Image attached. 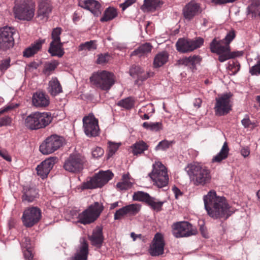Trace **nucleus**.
Here are the masks:
<instances>
[{
	"label": "nucleus",
	"mask_w": 260,
	"mask_h": 260,
	"mask_svg": "<svg viewBox=\"0 0 260 260\" xmlns=\"http://www.w3.org/2000/svg\"><path fill=\"white\" fill-rule=\"evenodd\" d=\"M203 200L208 215L214 219H226L233 213L226 198L217 196L214 190L209 191L204 196Z\"/></svg>",
	"instance_id": "f257e3e1"
},
{
	"label": "nucleus",
	"mask_w": 260,
	"mask_h": 260,
	"mask_svg": "<svg viewBox=\"0 0 260 260\" xmlns=\"http://www.w3.org/2000/svg\"><path fill=\"white\" fill-rule=\"evenodd\" d=\"M236 37L234 30H231L226 34L224 39L217 40L214 38L210 44V49L212 53L219 55L218 60L220 62L243 55V51H231L230 44Z\"/></svg>",
	"instance_id": "f03ea898"
},
{
	"label": "nucleus",
	"mask_w": 260,
	"mask_h": 260,
	"mask_svg": "<svg viewBox=\"0 0 260 260\" xmlns=\"http://www.w3.org/2000/svg\"><path fill=\"white\" fill-rule=\"evenodd\" d=\"M185 170L194 185L204 186L211 181V171L207 167L194 162L188 164Z\"/></svg>",
	"instance_id": "7ed1b4c3"
},
{
	"label": "nucleus",
	"mask_w": 260,
	"mask_h": 260,
	"mask_svg": "<svg viewBox=\"0 0 260 260\" xmlns=\"http://www.w3.org/2000/svg\"><path fill=\"white\" fill-rule=\"evenodd\" d=\"M90 81L96 88L108 91L115 84L116 77L111 72L100 70L92 74Z\"/></svg>",
	"instance_id": "20e7f679"
},
{
	"label": "nucleus",
	"mask_w": 260,
	"mask_h": 260,
	"mask_svg": "<svg viewBox=\"0 0 260 260\" xmlns=\"http://www.w3.org/2000/svg\"><path fill=\"white\" fill-rule=\"evenodd\" d=\"M53 119L49 112H32L24 119L25 126L31 130H37L48 126Z\"/></svg>",
	"instance_id": "39448f33"
},
{
	"label": "nucleus",
	"mask_w": 260,
	"mask_h": 260,
	"mask_svg": "<svg viewBox=\"0 0 260 260\" xmlns=\"http://www.w3.org/2000/svg\"><path fill=\"white\" fill-rule=\"evenodd\" d=\"M35 4L32 0H19L14 7L15 17L20 20H30L34 16Z\"/></svg>",
	"instance_id": "423d86ee"
},
{
	"label": "nucleus",
	"mask_w": 260,
	"mask_h": 260,
	"mask_svg": "<svg viewBox=\"0 0 260 260\" xmlns=\"http://www.w3.org/2000/svg\"><path fill=\"white\" fill-rule=\"evenodd\" d=\"M104 209L103 204L98 202H94L79 214L78 222L84 225L93 223L99 217Z\"/></svg>",
	"instance_id": "0eeeda50"
},
{
	"label": "nucleus",
	"mask_w": 260,
	"mask_h": 260,
	"mask_svg": "<svg viewBox=\"0 0 260 260\" xmlns=\"http://www.w3.org/2000/svg\"><path fill=\"white\" fill-rule=\"evenodd\" d=\"M152 167V171L149 174V176L154 184L159 188L167 186L169 182V176L166 167L160 161H155Z\"/></svg>",
	"instance_id": "6e6552de"
},
{
	"label": "nucleus",
	"mask_w": 260,
	"mask_h": 260,
	"mask_svg": "<svg viewBox=\"0 0 260 260\" xmlns=\"http://www.w3.org/2000/svg\"><path fill=\"white\" fill-rule=\"evenodd\" d=\"M113 177V174L109 170L100 171L95 174L89 181L84 182L83 186L84 189L101 188L105 185Z\"/></svg>",
	"instance_id": "1a4fd4ad"
},
{
	"label": "nucleus",
	"mask_w": 260,
	"mask_h": 260,
	"mask_svg": "<svg viewBox=\"0 0 260 260\" xmlns=\"http://www.w3.org/2000/svg\"><path fill=\"white\" fill-rule=\"evenodd\" d=\"M63 139L57 135H52L48 137L40 146V151L43 154L53 153L62 146Z\"/></svg>",
	"instance_id": "9d476101"
},
{
	"label": "nucleus",
	"mask_w": 260,
	"mask_h": 260,
	"mask_svg": "<svg viewBox=\"0 0 260 260\" xmlns=\"http://www.w3.org/2000/svg\"><path fill=\"white\" fill-rule=\"evenodd\" d=\"M232 96L233 94L229 92L223 94L218 98H216L214 110L216 115H224L230 112L232 110L230 99Z\"/></svg>",
	"instance_id": "9b49d317"
},
{
	"label": "nucleus",
	"mask_w": 260,
	"mask_h": 260,
	"mask_svg": "<svg viewBox=\"0 0 260 260\" xmlns=\"http://www.w3.org/2000/svg\"><path fill=\"white\" fill-rule=\"evenodd\" d=\"M204 43V39L199 37L195 40L179 39L176 44L177 50L182 53L191 52L200 48Z\"/></svg>",
	"instance_id": "f8f14e48"
},
{
	"label": "nucleus",
	"mask_w": 260,
	"mask_h": 260,
	"mask_svg": "<svg viewBox=\"0 0 260 260\" xmlns=\"http://www.w3.org/2000/svg\"><path fill=\"white\" fill-rule=\"evenodd\" d=\"M85 161V158L82 155L79 154H71L65 161L63 167L69 172L78 173L83 169Z\"/></svg>",
	"instance_id": "ddd939ff"
},
{
	"label": "nucleus",
	"mask_w": 260,
	"mask_h": 260,
	"mask_svg": "<svg viewBox=\"0 0 260 260\" xmlns=\"http://www.w3.org/2000/svg\"><path fill=\"white\" fill-rule=\"evenodd\" d=\"M133 199L134 201L142 202L156 211L161 210L164 202L157 201L154 198L151 197L147 192L138 191L134 192Z\"/></svg>",
	"instance_id": "4468645a"
},
{
	"label": "nucleus",
	"mask_w": 260,
	"mask_h": 260,
	"mask_svg": "<svg viewBox=\"0 0 260 260\" xmlns=\"http://www.w3.org/2000/svg\"><path fill=\"white\" fill-rule=\"evenodd\" d=\"M173 235L176 238L189 237L196 234V230L192 224L187 221L175 223L172 225Z\"/></svg>",
	"instance_id": "2eb2a0df"
},
{
	"label": "nucleus",
	"mask_w": 260,
	"mask_h": 260,
	"mask_svg": "<svg viewBox=\"0 0 260 260\" xmlns=\"http://www.w3.org/2000/svg\"><path fill=\"white\" fill-rule=\"evenodd\" d=\"M41 218V210L37 207H32L24 210L22 219L24 225L29 228L37 223Z\"/></svg>",
	"instance_id": "dca6fc26"
},
{
	"label": "nucleus",
	"mask_w": 260,
	"mask_h": 260,
	"mask_svg": "<svg viewBox=\"0 0 260 260\" xmlns=\"http://www.w3.org/2000/svg\"><path fill=\"white\" fill-rule=\"evenodd\" d=\"M14 28L5 26L0 28V50H6L12 47L14 44L13 35Z\"/></svg>",
	"instance_id": "f3484780"
},
{
	"label": "nucleus",
	"mask_w": 260,
	"mask_h": 260,
	"mask_svg": "<svg viewBox=\"0 0 260 260\" xmlns=\"http://www.w3.org/2000/svg\"><path fill=\"white\" fill-rule=\"evenodd\" d=\"M83 128L85 134L89 137H96L99 134L98 120L92 114H89L83 118Z\"/></svg>",
	"instance_id": "a211bd4d"
},
{
	"label": "nucleus",
	"mask_w": 260,
	"mask_h": 260,
	"mask_svg": "<svg viewBox=\"0 0 260 260\" xmlns=\"http://www.w3.org/2000/svg\"><path fill=\"white\" fill-rule=\"evenodd\" d=\"M165 241L163 234L160 233H156L148 249V252L152 256L161 255L164 253Z\"/></svg>",
	"instance_id": "6ab92c4d"
},
{
	"label": "nucleus",
	"mask_w": 260,
	"mask_h": 260,
	"mask_svg": "<svg viewBox=\"0 0 260 260\" xmlns=\"http://www.w3.org/2000/svg\"><path fill=\"white\" fill-rule=\"evenodd\" d=\"M141 206L138 204H132L117 210L114 215V220H121L126 216H135L140 211Z\"/></svg>",
	"instance_id": "aec40b11"
},
{
	"label": "nucleus",
	"mask_w": 260,
	"mask_h": 260,
	"mask_svg": "<svg viewBox=\"0 0 260 260\" xmlns=\"http://www.w3.org/2000/svg\"><path fill=\"white\" fill-rule=\"evenodd\" d=\"M202 12L200 5L194 1L187 4L183 8L182 14L185 19L190 21Z\"/></svg>",
	"instance_id": "412c9836"
},
{
	"label": "nucleus",
	"mask_w": 260,
	"mask_h": 260,
	"mask_svg": "<svg viewBox=\"0 0 260 260\" xmlns=\"http://www.w3.org/2000/svg\"><path fill=\"white\" fill-rule=\"evenodd\" d=\"M55 160L56 158L50 157L42 161L36 168L38 175L43 179L46 178L55 164Z\"/></svg>",
	"instance_id": "4be33fe9"
},
{
	"label": "nucleus",
	"mask_w": 260,
	"mask_h": 260,
	"mask_svg": "<svg viewBox=\"0 0 260 260\" xmlns=\"http://www.w3.org/2000/svg\"><path fill=\"white\" fill-rule=\"evenodd\" d=\"M50 103L49 98L46 93L42 91H37L32 96V105L36 108H44Z\"/></svg>",
	"instance_id": "5701e85b"
},
{
	"label": "nucleus",
	"mask_w": 260,
	"mask_h": 260,
	"mask_svg": "<svg viewBox=\"0 0 260 260\" xmlns=\"http://www.w3.org/2000/svg\"><path fill=\"white\" fill-rule=\"evenodd\" d=\"M78 6L84 9L89 10L94 16H98L101 14V5L96 0H79Z\"/></svg>",
	"instance_id": "b1692460"
},
{
	"label": "nucleus",
	"mask_w": 260,
	"mask_h": 260,
	"mask_svg": "<svg viewBox=\"0 0 260 260\" xmlns=\"http://www.w3.org/2000/svg\"><path fill=\"white\" fill-rule=\"evenodd\" d=\"M21 200L22 202L31 203L39 198V193L37 190L30 186H25L22 190Z\"/></svg>",
	"instance_id": "393cba45"
},
{
	"label": "nucleus",
	"mask_w": 260,
	"mask_h": 260,
	"mask_svg": "<svg viewBox=\"0 0 260 260\" xmlns=\"http://www.w3.org/2000/svg\"><path fill=\"white\" fill-rule=\"evenodd\" d=\"M88 253V243L85 238H82L79 248L72 260H87Z\"/></svg>",
	"instance_id": "a878e982"
},
{
	"label": "nucleus",
	"mask_w": 260,
	"mask_h": 260,
	"mask_svg": "<svg viewBox=\"0 0 260 260\" xmlns=\"http://www.w3.org/2000/svg\"><path fill=\"white\" fill-rule=\"evenodd\" d=\"M153 74V72H151L145 73L144 69L139 66L133 65L129 69V75L134 78L137 77L138 80L144 81Z\"/></svg>",
	"instance_id": "bb28decb"
},
{
	"label": "nucleus",
	"mask_w": 260,
	"mask_h": 260,
	"mask_svg": "<svg viewBox=\"0 0 260 260\" xmlns=\"http://www.w3.org/2000/svg\"><path fill=\"white\" fill-rule=\"evenodd\" d=\"M91 244L98 248H100L104 242V236L102 229L98 226L93 231L92 234L89 237Z\"/></svg>",
	"instance_id": "cd10ccee"
},
{
	"label": "nucleus",
	"mask_w": 260,
	"mask_h": 260,
	"mask_svg": "<svg viewBox=\"0 0 260 260\" xmlns=\"http://www.w3.org/2000/svg\"><path fill=\"white\" fill-rule=\"evenodd\" d=\"M52 7L49 0H41L38 10L39 17H42V18H46L47 19L49 13L51 12Z\"/></svg>",
	"instance_id": "c85d7f7f"
},
{
	"label": "nucleus",
	"mask_w": 260,
	"mask_h": 260,
	"mask_svg": "<svg viewBox=\"0 0 260 260\" xmlns=\"http://www.w3.org/2000/svg\"><path fill=\"white\" fill-rule=\"evenodd\" d=\"M48 52L52 56L62 57L64 53L62 49V43L61 42H51L48 49Z\"/></svg>",
	"instance_id": "c756f323"
},
{
	"label": "nucleus",
	"mask_w": 260,
	"mask_h": 260,
	"mask_svg": "<svg viewBox=\"0 0 260 260\" xmlns=\"http://www.w3.org/2000/svg\"><path fill=\"white\" fill-rule=\"evenodd\" d=\"M48 91L52 96L62 92V87L56 78H53L48 83Z\"/></svg>",
	"instance_id": "7c9ffc66"
},
{
	"label": "nucleus",
	"mask_w": 260,
	"mask_h": 260,
	"mask_svg": "<svg viewBox=\"0 0 260 260\" xmlns=\"http://www.w3.org/2000/svg\"><path fill=\"white\" fill-rule=\"evenodd\" d=\"M45 42V40H39L31 46L25 49L23 51V56L29 57L37 53L42 48V44Z\"/></svg>",
	"instance_id": "2f4dec72"
},
{
	"label": "nucleus",
	"mask_w": 260,
	"mask_h": 260,
	"mask_svg": "<svg viewBox=\"0 0 260 260\" xmlns=\"http://www.w3.org/2000/svg\"><path fill=\"white\" fill-rule=\"evenodd\" d=\"M118 12L116 8L109 7L105 9L103 16L100 19V21L104 22L111 21L116 18Z\"/></svg>",
	"instance_id": "473e14b6"
},
{
	"label": "nucleus",
	"mask_w": 260,
	"mask_h": 260,
	"mask_svg": "<svg viewBox=\"0 0 260 260\" xmlns=\"http://www.w3.org/2000/svg\"><path fill=\"white\" fill-rule=\"evenodd\" d=\"M229 150L228 143L225 142L219 152L212 158V162H220L225 159L228 157Z\"/></svg>",
	"instance_id": "72a5a7b5"
},
{
	"label": "nucleus",
	"mask_w": 260,
	"mask_h": 260,
	"mask_svg": "<svg viewBox=\"0 0 260 260\" xmlns=\"http://www.w3.org/2000/svg\"><path fill=\"white\" fill-rule=\"evenodd\" d=\"M169 54L166 51L157 53L153 60V66L155 68H159L164 65L168 60Z\"/></svg>",
	"instance_id": "f704fd0d"
},
{
	"label": "nucleus",
	"mask_w": 260,
	"mask_h": 260,
	"mask_svg": "<svg viewBox=\"0 0 260 260\" xmlns=\"http://www.w3.org/2000/svg\"><path fill=\"white\" fill-rule=\"evenodd\" d=\"M132 152L134 155L143 153L148 148V145L143 141L137 142L131 146Z\"/></svg>",
	"instance_id": "c9c22d12"
},
{
	"label": "nucleus",
	"mask_w": 260,
	"mask_h": 260,
	"mask_svg": "<svg viewBox=\"0 0 260 260\" xmlns=\"http://www.w3.org/2000/svg\"><path fill=\"white\" fill-rule=\"evenodd\" d=\"M132 186V183L129 181V175L124 174L122 176V181L116 184V187L119 190H127Z\"/></svg>",
	"instance_id": "e433bc0d"
},
{
	"label": "nucleus",
	"mask_w": 260,
	"mask_h": 260,
	"mask_svg": "<svg viewBox=\"0 0 260 260\" xmlns=\"http://www.w3.org/2000/svg\"><path fill=\"white\" fill-rule=\"evenodd\" d=\"M260 10L259 0H252L250 4L247 7L249 14H251L252 17H256V15Z\"/></svg>",
	"instance_id": "4c0bfd02"
},
{
	"label": "nucleus",
	"mask_w": 260,
	"mask_h": 260,
	"mask_svg": "<svg viewBox=\"0 0 260 260\" xmlns=\"http://www.w3.org/2000/svg\"><path fill=\"white\" fill-rule=\"evenodd\" d=\"M143 127L152 132H158L163 129V125L161 122H145L142 124Z\"/></svg>",
	"instance_id": "58836bf2"
},
{
	"label": "nucleus",
	"mask_w": 260,
	"mask_h": 260,
	"mask_svg": "<svg viewBox=\"0 0 260 260\" xmlns=\"http://www.w3.org/2000/svg\"><path fill=\"white\" fill-rule=\"evenodd\" d=\"M152 48V46L151 44L149 43H146L140 46L139 48L134 51L132 53V55H139L150 52Z\"/></svg>",
	"instance_id": "ea45409f"
},
{
	"label": "nucleus",
	"mask_w": 260,
	"mask_h": 260,
	"mask_svg": "<svg viewBox=\"0 0 260 260\" xmlns=\"http://www.w3.org/2000/svg\"><path fill=\"white\" fill-rule=\"evenodd\" d=\"M135 103L134 98L129 96L119 101L117 103V105L125 109L129 110L134 107Z\"/></svg>",
	"instance_id": "a19ab883"
},
{
	"label": "nucleus",
	"mask_w": 260,
	"mask_h": 260,
	"mask_svg": "<svg viewBox=\"0 0 260 260\" xmlns=\"http://www.w3.org/2000/svg\"><path fill=\"white\" fill-rule=\"evenodd\" d=\"M159 0H144L142 9L144 11H153L159 6Z\"/></svg>",
	"instance_id": "79ce46f5"
},
{
	"label": "nucleus",
	"mask_w": 260,
	"mask_h": 260,
	"mask_svg": "<svg viewBox=\"0 0 260 260\" xmlns=\"http://www.w3.org/2000/svg\"><path fill=\"white\" fill-rule=\"evenodd\" d=\"M97 44L96 41L91 40L83 43H81L78 48L79 51L88 50L92 51L96 49Z\"/></svg>",
	"instance_id": "37998d69"
},
{
	"label": "nucleus",
	"mask_w": 260,
	"mask_h": 260,
	"mask_svg": "<svg viewBox=\"0 0 260 260\" xmlns=\"http://www.w3.org/2000/svg\"><path fill=\"white\" fill-rule=\"evenodd\" d=\"M62 32V29L60 27H56L53 29L51 33L52 42H59L60 41V36Z\"/></svg>",
	"instance_id": "c03bdc74"
},
{
	"label": "nucleus",
	"mask_w": 260,
	"mask_h": 260,
	"mask_svg": "<svg viewBox=\"0 0 260 260\" xmlns=\"http://www.w3.org/2000/svg\"><path fill=\"white\" fill-rule=\"evenodd\" d=\"M108 145L107 155L108 157L110 158V157H112L118 150L119 145L117 143L111 142L108 143Z\"/></svg>",
	"instance_id": "a18cd8bd"
},
{
	"label": "nucleus",
	"mask_w": 260,
	"mask_h": 260,
	"mask_svg": "<svg viewBox=\"0 0 260 260\" xmlns=\"http://www.w3.org/2000/svg\"><path fill=\"white\" fill-rule=\"evenodd\" d=\"M111 56L109 54L101 53L98 55L96 63L99 64H104L107 63L110 59Z\"/></svg>",
	"instance_id": "49530a36"
},
{
	"label": "nucleus",
	"mask_w": 260,
	"mask_h": 260,
	"mask_svg": "<svg viewBox=\"0 0 260 260\" xmlns=\"http://www.w3.org/2000/svg\"><path fill=\"white\" fill-rule=\"evenodd\" d=\"M25 242L26 243L29 242V239L26 238L25 239ZM26 249L24 251V256L25 258L27 260H35L34 258V254L32 252L31 248L30 247H28L27 245V243L26 245Z\"/></svg>",
	"instance_id": "de8ad7c7"
},
{
	"label": "nucleus",
	"mask_w": 260,
	"mask_h": 260,
	"mask_svg": "<svg viewBox=\"0 0 260 260\" xmlns=\"http://www.w3.org/2000/svg\"><path fill=\"white\" fill-rule=\"evenodd\" d=\"M172 142H169L167 140H163L160 142L155 147V150H158L159 149L165 150L169 148L172 144Z\"/></svg>",
	"instance_id": "09e8293b"
},
{
	"label": "nucleus",
	"mask_w": 260,
	"mask_h": 260,
	"mask_svg": "<svg viewBox=\"0 0 260 260\" xmlns=\"http://www.w3.org/2000/svg\"><path fill=\"white\" fill-rule=\"evenodd\" d=\"M228 68L232 72V74L235 75L239 71L240 65L238 61H233L232 63H229Z\"/></svg>",
	"instance_id": "8fccbe9b"
},
{
	"label": "nucleus",
	"mask_w": 260,
	"mask_h": 260,
	"mask_svg": "<svg viewBox=\"0 0 260 260\" xmlns=\"http://www.w3.org/2000/svg\"><path fill=\"white\" fill-rule=\"evenodd\" d=\"M249 73L251 75H260V59L257 61L256 64L250 68Z\"/></svg>",
	"instance_id": "3c124183"
},
{
	"label": "nucleus",
	"mask_w": 260,
	"mask_h": 260,
	"mask_svg": "<svg viewBox=\"0 0 260 260\" xmlns=\"http://www.w3.org/2000/svg\"><path fill=\"white\" fill-rule=\"evenodd\" d=\"M58 65V62L54 60L51 62L46 64L45 67L44 72L45 73L54 71Z\"/></svg>",
	"instance_id": "603ef678"
},
{
	"label": "nucleus",
	"mask_w": 260,
	"mask_h": 260,
	"mask_svg": "<svg viewBox=\"0 0 260 260\" xmlns=\"http://www.w3.org/2000/svg\"><path fill=\"white\" fill-rule=\"evenodd\" d=\"M104 153V150L100 147L94 148L92 152V156L96 158L101 157L103 155Z\"/></svg>",
	"instance_id": "864d4df0"
},
{
	"label": "nucleus",
	"mask_w": 260,
	"mask_h": 260,
	"mask_svg": "<svg viewBox=\"0 0 260 260\" xmlns=\"http://www.w3.org/2000/svg\"><path fill=\"white\" fill-rule=\"evenodd\" d=\"M10 59L7 58L3 60L0 63V71H6L10 67Z\"/></svg>",
	"instance_id": "5fc2aeb1"
},
{
	"label": "nucleus",
	"mask_w": 260,
	"mask_h": 260,
	"mask_svg": "<svg viewBox=\"0 0 260 260\" xmlns=\"http://www.w3.org/2000/svg\"><path fill=\"white\" fill-rule=\"evenodd\" d=\"M11 121V118L9 116L3 117L0 119V127L10 125Z\"/></svg>",
	"instance_id": "6e6d98bb"
},
{
	"label": "nucleus",
	"mask_w": 260,
	"mask_h": 260,
	"mask_svg": "<svg viewBox=\"0 0 260 260\" xmlns=\"http://www.w3.org/2000/svg\"><path fill=\"white\" fill-rule=\"evenodd\" d=\"M190 64L192 66L193 68H195L196 64L200 62L201 58L199 55H193L189 56Z\"/></svg>",
	"instance_id": "4d7b16f0"
},
{
	"label": "nucleus",
	"mask_w": 260,
	"mask_h": 260,
	"mask_svg": "<svg viewBox=\"0 0 260 260\" xmlns=\"http://www.w3.org/2000/svg\"><path fill=\"white\" fill-rule=\"evenodd\" d=\"M136 0H126L124 3L120 5V7L123 11L125 10L127 8L131 6L136 2Z\"/></svg>",
	"instance_id": "13d9d810"
},
{
	"label": "nucleus",
	"mask_w": 260,
	"mask_h": 260,
	"mask_svg": "<svg viewBox=\"0 0 260 260\" xmlns=\"http://www.w3.org/2000/svg\"><path fill=\"white\" fill-rule=\"evenodd\" d=\"M242 125L245 128H249L250 127L252 123L248 116H246L241 121Z\"/></svg>",
	"instance_id": "bf43d9fd"
},
{
	"label": "nucleus",
	"mask_w": 260,
	"mask_h": 260,
	"mask_svg": "<svg viewBox=\"0 0 260 260\" xmlns=\"http://www.w3.org/2000/svg\"><path fill=\"white\" fill-rule=\"evenodd\" d=\"M189 60H190L189 57H184V58H183L182 59L178 60L177 61V64L178 65H183V64L185 66H188L189 64H190V61H189Z\"/></svg>",
	"instance_id": "052dcab7"
},
{
	"label": "nucleus",
	"mask_w": 260,
	"mask_h": 260,
	"mask_svg": "<svg viewBox=\"0 0 260 260\" xmlns=\"http://www.w3.org/2000/svg\"><path fill=\"white\" fill-rule=\"evenodd\" d=\"M0 156L8 161H11L12 160L11 157L6 151L0 150Z\"/></svg>",
	"instance_id": "680f3d73"
},
{
	"label": "nucleus",
	"mask_w": 260,
	"mask_h": 260,
	"mask_svg": "<svg viewBox=\"0 0 260 260\" xmlns=\"http://www.w3.org/2000/svg\"><path fill=\"white\" fill-rule=\"evenodd\" d=\"M144 111H145V108H143L142 109H141L140 110V111H139V114L140 116V117L143 119V120H147V119H149V116H148V114H144V115H141V113L142 112H144Z\"/></svg>",
	"instance_id": "e2e57ef3"
},
{
	"label": "nucleus",
	"mask_w": 260,
	"mask_h": 260,
	"mask_svg": "<svg viewBox=\"0 0 260 260\" xmlns=\"http://www.w3.org/2000/svg\"><path fill=\"white\" fill-rule=\"evenodd\" d=\"M202 103V101L201 99L197 98L194 100L193 102V106H194V107L199 108L201 107Z\"/></svg>",
	"instance_id": "0e129e2a"
},
{
	"label": "nucleus",
	"mask_w": 260,
	"mask_h": 260,
	"mask_svg": "<svg viewBox=\"0 0 260 260\" xmlns=\"http://www.w3.org/2000/svg\"><path fill=\"white\" fill-rule=\"evenodd\" d=\"M241 154L244 157H246L249 155L250 152L248 148H243L241 151Z\"/></svg>",
	"instance_id": "69168bd1"
},
{
	"label": "nucleus",
	"mask_w": 260,
	"mask_h": 260,
	"mask_svg": "<svg viewBox=\"0 0 260 260\" xmlns=\"http://www.w3.org/2000/svg\"><path fill=\"white\" fill-rule=\"evenodd\" d=\"M13 108H14V107H12L11 106H7L6 107L4 108L3 109L0 110V115L1 114H2L3 113H4L6 112H7Z\"/></svg>",
	"instance_id": "338daca9"
},
{
	"label": "nucleus",
	"mask_w": 260,
	"mask_h": 260,
	"mask_svg": "<svg viewBox=\"0 0 260 260\" xmlns=\"http://www.w3.org/2000/svg\"><path fill=\"white\" fill-rule=\"evenodd\" d=\"M118 203H119L118 202H116L115 203L111 204L110 205V210H113V209H115V208H116L117 207H118L119 206Z\"/></svg>",
	"instance_id": "774afa93"
}]
</instances>
